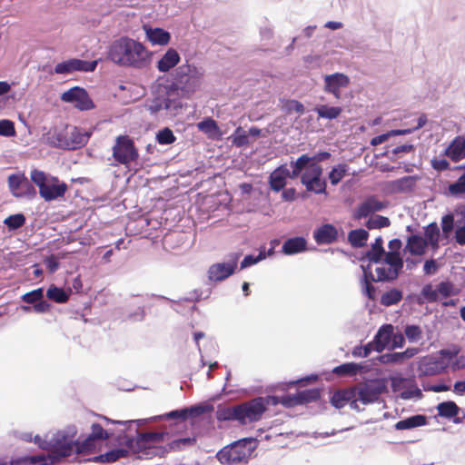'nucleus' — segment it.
Masks as SVG:
<instances>
[{
    "label": "nucleus",
    "mask_w": 465,
    "mask_h": 465,
    "mask_svg": "<svg viewBox=\"0 0 465 465\" xmlns=\"http://www.w3.org/2000/svg\"><path fill=\"white\" fill-rule=\"evenodd\" d=\"M150 53L143 44L127 36L114 40L109 46L107 57L116 64L145 68L150 64Z\"/></svg>",
    "instance_id": "nucleus-1"
},
{
    "label": "nucleus",
    "mask_w": 465,
    "mask_h": 465,
    "mask_svg": "<svg viewBox=\"0 0 465 465\" xmlns=\"http://www.w3.org/2000/svg\"><path fill=\"white\" fill-rule=\"evenodd\" d=\"M204 77V70L194 64L185 63L175 69L173 86L184 96L190 97L200 89Z\"/></svg>",
    "instance_id": "nucleus-2"
},
{
    "label": "nucleus",
    "mask_w": 465,
    "mask_h": 465,
    "mask_svg": "<svg viewBox=\"0 0 465 465\" xmlns=\"http://www.w3.org/2000/svg\"><path fill=\"white\" fill-rule=\"evenodd\" d=\"M31 181L39 188V194L46 202L64 196L68 186L57 177L48 176L45 172L34 169L30 173Z\"/></svg>",
    "instance_id": "nucleus-3"
},
{
    "label": "nucleus",
    "mask_w": 465,
    "mask_h": 465,
    "mask_svg": "<svg viewBox=\"0 0 465 465\" xmlns=\"http://www.w3.org/2000/svg\"><path fill=\"white\" fill-rule=\"evenodd\" d=\"M402 242L400 239H392L389 242V252H386L384 262L388 268L378 266L375 272L379 273L378 280H396L403 268V259L401 255Z\"/></svg>",
    "instance_id": "nucleus-4"
},
{
    "label": "nucleus",
    "mask_w": 465,
    "mask_h": 465,
    "mask_svg": "<svg viewBox=\"0 0 465 465\" xmlns=\"http://www.w3.org/2000/svg\"><path fill=\"white\" fill-rule=\"evenodd\" d=\"M90 138V134L82 132L76 126H66L55 132L52 143L59 148L74 150L84 146Z\"/></svg>",
    "instance_id": "nucleus-5"
},
{
    "label": "nucleus",
    "mask_w": 465,
    "mask_h": 465,
    "mask_svg": "<svg viewBox=\"0 0 465 465\" xmlns=\"http://www.w3.org/2000/svg\"><path fill=\"white\" fill-rule=\"evenodd\" d=\"M113 157L117 164L129 165L138 159L134 142L128 135H119L113 146Z\"/></svg>",
    "instance_id": "nucleus-6"
},
{
    "label": "nucleus",
    "mask_w": 465,
    "mask_h": 465,
    "mask_svg": "<svg viewBox=\"0 0 465 465\" xmlns=\"http://www.w3.org/2000/svg\"><path fill=\"white\" fill-rule=\"evenodd\" d=\"M352 388L356 403L361 401L364 405L376 401L386 390L385 384L378 379L361 382Z\"/></svg>",
    "instance_id": "nucleus-7"
},
{
    "label": "nucleus",
    "mask_w": 465,
    "mask_h": 465,
    "mask_svg": "<svg viewBox=\"0 0 465 465\" xmlns=\"http://www.w3.org/2000/svg\"><path fill=\"white\" fill-rule=\"evenodd\" d=\"M266 410L265 401L262 397L238 404L239 423L246 425L256 422L262 419Z\"/></svg>",
    "instance_id": "nucleus-8"
},
{
    "label": "nucleus",
    "mask_w": 465,
    "mask_h": 465,
    "mask_svg": "<svg viewBox=\"0 0 465 465\" xmlns=\"http://www.w3.org/2000/svg\"><path fill=\"white\" fill-rule=\"evenodd\" d=\"M304 172L301 173V183L305 186L308 192L316 194H326V182L322 179V168L320 164H311L305 167Z\"/></svg>",
    "instance_id": "nucleus-9"
},
{
    "label": "nucleus",
    "mask_w": 465,
    "mask_h": 465,
    "mask_svg": "<svg viewBox=\"0 0 465 465\" xmlns=\"http://www.w3.org/2000/svg\"><path fill=\"white\" fill-rule=\"evenodd\" d=\"M247 441L239 440L230 446L224 447L217 453V459L223 464L232 465L246 461L251 455V450L246 447Z\"/></svg>",
    "instance_id": "nucleus-10"
},
{
    "label": "nucleus",
    "mask_w": 465,
    "mask_h": 465,
    "mask_svg": "<svg viewBox=\"0 0 465 465\" xmlns=\"http://www.w3.org/2000/svg\"><path fill=\"white\" fill-rule=\"evenodd\" d=\"M170 433L167 431L143 432V439L145 445V457H164L163 446L161 444L169 440Z\"/></svg>",
    "instance_id": "nucleus-11"
},
{
    "label": "nucleus",
    "mask_w": 465,
    "mask_h": 465,
    "mask_svg": "<svg viewBox=\"0 0 465 465\" xmlns=\"http://www.w3.org/2000/svg\"><path fill=\"white\" fill-rule=\"evenodd\" d=\"M61 100L65 103L74 104V107L81 111H87L94 108V104L86 90L79 86L72 87L63 93Z\"/></svg>",
    "instance_id": "nucleus-12"
},
{
    "label": "nucleus",
    "mask_w": 465,
    "mask_h": 465,
    "mask_svg": "<svg viewBox=\"0 0 465 465\" xmlns=\"http://www.w3.org/2000/svg\"><path fill=\"white\" fill-rule=\"evenodd\" d=\"M98 62L84 61L78 58H71L66 61L58 63L54 69V74H69L74 72H94Z\"/></svg>",
    "instance_id": "nucleus-13"
},
{
    "label": "nucleus",
    "mask_w": 465,
    "mask_h": 465,
    "mask_svg": "<svg viewBox=\"0 0 465 465\" xmlns=\"http://www.w3.org/2000/svg\"><path fill=\"white\" fill-rule=\"evenodd\" d=\"M237 264L238 256L228 262L214 263L208 270V279L211 282H222L234 273Z\"/></svg>",
    "instance_id": "nucleus-14"
},
{
    "label": "nucleus",
    "mask_w": 465,
    "mask_h": 465,
    "mask_svg": "<svg viewBox=\"0 0 465 465\" xmlns=\"http://www.w3.org/2000/svg\"><path fill=\"white\" fill-rule=\"evenodd\" d=\"M331 153L329 152H321L313 156L308 154H302L297 158L296 161L291 162V167L292 168V176H299L303 169L311 164H319V163L330 159Z\"/></svg>",
    "instance_id": "nucleus-15"
},
{
    "label": "nucleus",
    "mask_w": 465,
    "mask_h": 465,
    "mask_svg": "<svg viewBox=\"0 0 465 465\" xmlns=\"http://www.w3.org/2000/svg\"><path fill=\"white\" fill-rule=\"evenodd\" d=\"M206 411V408L202 405H195L190 408H184L181 410L172 411L170 412L159 415L157 420H176L185 421L188 418H196L201 416Z\"/></svg>",
    "instance_id": "nucleus-16"
},
{
    "label": "nucleus",
    "mask_w": 465,
    "mask_h": 465,
    "mask_svg": "<svg viewBox=\"0 0 465 465\" xmlns=\"http://www.w3.org/2000/svg\"><path fill=\"white\" fill-rule=\"evenodd\" d=\"M324 91L332 94L336 99L341 98V88L347 87L350 84L349 77L341 73H335L324 76Z\"/></svg>",
    "instance_id": "nucleus-17"
},
{
    "label": "nucleus",
    "mask_w": 465,
    "mask_h": 465,
    "mask_svg": "<svg viewBox=\"0 0 465 465\" xmlns=\"http://www.w3.org/2000/svg\"><path fill=\"white\" fill-rule=\"evenodd\" d=\"M387 206L388 202L381 201L374 195L370 196L359 204L354 216L356 219L366 218L376 212L382 211L387 208Z\"/></svg>",
    "instance_id": "nucleus-18"
},
{
    "label": "nucleus",
    "mask_w": 465,
    "mask_h": 465,
    "mask_svg": "<svg viewBox=\"0 0 465 465\" xmlns=\"http://www.w3.org/2000/svg\"><path fill=\"white\" fill-rule=\"evenodd\" d=\"M296 179L298 176H292V171L290 172L286 164L277 167L269 177L270 187L274 192H280L286 185V179Z\"/></svg>",
    "instance_id": "nucleus-19"
},
{
    "label": "nucleus",
    "mask_w": 465,
    "mask_h": 465,
    "mask_svg": "<svg viewBox=\"0 0 465 465\" xmlns=\"http://www.w3.org/2000/svg\"><path fill=\"white\" fill-rule=\"evenodd\" d=\"M331 402L337 409H341L349 403L351 409L359 410L352 387L336 391L331 398Z\"/></svg>",
    "instance_id": "nucleus-20"
},
{
    "label": "nucleus",
    "mask_w": 465,
    "mask_h": 465,
    "mask_svg": "<svg viewBox=\"0 0 465 465\" xmlns=\"http://www.w3.org/2000/svg\"><path fill=\"white\" fill-rule=\"evenodd\" d=\"M339 232L331 223H325L313 232V239L318 244H331L338 240Z\"/></svg>",
    "instance_id": "nucleus-21"
},
{
    "label": "nucleus",
    "mask_w": 465,
    "mask_h": 465,
    "mask_svg": "<svg viewBox=\"0 0 465 465\" xmlns=\"http://www.w3.org/2000/svg\"><path fill=\"white\" fill-rule=\"evenodd\" d=\"M393 334V326L391 324L382 325L377 331L372 341L374 344V350L378 352H381L391 343V340Z\"/></svg>",
    "instance_id": "nucleus-22"
},
{
    "label": "nucleus",
    "mask_w": 465,
    "mask_h": 465,
    "mask_svg": "<svg viewBox=\"0 0 465 465\" xmlns=\"http://www.w3.org/2000/svg\"><path fill=\"white\" fill-rule=\"evenodd\" d=\"M361 269L363 271V286L364 292L369 299H375V287L371 284V282H391L392 280H378L379 273L376 272V276L372 273V268L370 264H362Z\"/></svg>",
    "instance_id": "nucleus-23"
},
{
    "label": "nucleus",
    "mask_w": 465,
    "mask_h": 465,
    "mask_svg": "<svg viewBox=\"0 0 465 465\" xmlns=\"http://www.w3.org/2000/svg\"><path fill=\"white\" fill-rule=\"evenodd\" d=\"M180 54L173 48H169L162 58L157 62V69L161 73H166L176 66L180 62Z\"/></svg>",
    "instance_id": "nucleus-24"
},
{
    "label": "nucleus",
    "mask_w": 465,
    "mask_h": 465,
    "mask_svg": "<svg viewBox=\"0 0 465 465\" xmlns=\"http://www.w3.org/2000/svg\"><path fill=\"white\" fill-rule=\"evenodd\" d=\"M445 155L454 162L465 158V138L457 136L445 150Z\"/></svg>",
    "instance_id": "nucleus-25"
},
{
    "label": "nucleus",
    "mask_w": 465,
    "mask_h": 465,
    "mask_svg": "<svg viewBox=\"0 0 465 465\" xmlns=\"http://www.w3.org/2000/svg\"><path fill=\"white\" fill-rule=\"evenodd\" d=\"M416 185V178L414 176H404L389 184L391 192L394 193L412 192Z\"/></svg>",
    "instance_id": "nucleus-26"
},
{
    "label": "nucleus",
    "mask_w": 465,
    "mask_h": 465,
    "mask_svg": "<svg viewBox=\"0 0 465 465\" xmlns=\"http://www.w3.org/2000/svg\"><path fill=\"white\" fill-rule=\"evenodd\" d=\"M167 441L168 443L163 448L164 450V457L170 452H178L188 447L193 446L196 442V439L187 437L174 439L172 440L169 439Z\"/></svg>",
    "instance_id": "nucleus-27"
},
{
    "label": "nucleus",
    "mask_w": 465,
    "mask_h": 465,
    "mask_svg": "<svg viewBox=\"0 0 465 465\" xmlns=\"http://www.w3.org/2000/svg\"><path fill=\"white\" fill-rule=\"evenodd\" d=\"M307 242L303 237H293L286 240L282 245V252L292 255L306 250Z\"/></svg>",
    "instance_id": "nucleus-28"
},
{
    "label": "nucleus",
    "mask_w": 465,
    "mask_h": 465,
    "mask_svg": "<svg viewBox=\"0 0 465 465\" xmlns=\"http://www.w3.org/2000/svg\"><path fill=\"white\" fill-rule=\"evenodd\" d=\"M427 424V417L425 415L417 414L407 419L399 420L395 423L394 427L398 430H411L417 427H421Z\"/></svg>",
    "instance_id": "nucleus-29"
},
{
    "label": "nucleus",
    "mask_w": 465,
    "mask_h": 465,
    "mask_svg": "<svg viewBox=\"0 0 465 465\" xmlns=\"http://www.w3.org/2000/svg\"><path fill=\"white\" fill-rule=\"evenodd\" d=\"M146 109L152 114H155L160 112L162 109H177L182 108V104L180 102L173 101L171 99H163L156 98L153 100L150 104L145 105Z\"/></svg>",
    "instance_id": "nucleus-30"
},
{
    "label": "nucleus",
    "mask_w": 465,
    "mask_h": 465,
    "mask_svg": "<svg viewBox=\"0 0 465 465\" xmlns=\"http://www.w3.org/2000/svg\"><path fill=\"white\" fill-rule=\"evenodd\" d=\"M428 242L420 235L414 234L408 238L406 249L412 255H422L425 253Z\"/></svg>",
    "instance_id": "nucleus-31"
},
{
    "label": "nucleus",
    "mask_w": 465,
    "mask_h": 465,
    "mask_svg": "<svg viewBox=\"0 0 465 465\" xmlns=\"http://www.w3.org/2000/svg\"><path fill=\"white\" fill-rule=\"evenodd\" d=\"M146 35L149 41L153 45H167L171 38L170 34L162 28H150L146 31Z\"/></svg>",
    "instance_id": "nucleus-32"
},
{
    "label": "nucleus",
    "mask_w": 465,
    "mask_h": 465,
    "mask_svg": "<svg viewBox=\"0 0 465 465\" xmlns=\"http://www.w3.org/2000/svg\"><path fill=\"white\" fill-rule=\"evenodd\" d=\"M386 253L387 252H385L384 248H377L371 246V248L365 252L362 261L366 259L368 261L367 264H370L371 267L373 263L381 264V266H383V264H385L384 259Z\"/></svg>",
    "instance_id": "nucleus-33"
},
{
    "label": "nucleus",
    "mask_w": 465,
    "mask_h": 465,
    "mask_svg": "<svg viewBox=\"0 0 465 465\" xmlns=\"http://www.w3.org/2000/svg\"><path fill=\"white\" fill-rule=\"evenodd\" d=\"M369 232L364 229L351 230L348 234V241L354 248H361L366 245Z\"/></svg>",
    "instance_id": "nucleus-34"
},
{
    "label": "nucleus",
    "mask_w": 465,
    "mask_h": 465,
    "mask_svg": "<svg viewBox=\"0 0 465 465\" xmlns=\"http://www.w3.org/2000/svg\"><path fill=\"white\" fill-rule=\"evenodd\" d=\"M129 451L124 449H115L105 452L104 454H100L94 459L95 462H114L121 458H125L128 456Z\"/></svg>",
    "instance_id": "nucleus-35"
},
{
    "label": "nucleus",
    "mask_w": 465,
    "mask_h": 465,
    "mask_svg": "<svg viewBox=\"0 0 465 465\" xmlns=\"http://www.w3.org/2000/svg\"><path fill=\"white\" fill-rule=\"evenodd\" d=\"M425 240L432 249L439 248L440 229L436 223H431L424 229Z\"/></svg>",
    "instance_id": "nucleus-36"
},
{
    "label": "nucleus",
    "mask_w": 465,
    "mask_h": 465,
    "mask_svg": "<svg viewBox=\"0 0 465 465\" xmlns=\"http://www.w3.org/2000/svg\"><path fill=\"white\" fill-rule=\"evenodd\" d=\"M437 410L439 416L448 419H451L458 415L460 411L458 405L454 401H450L439 403Z\"/></svg>",
    "instance_id": "nucleus-37"
},
{
    "label": "nucleus",
    "mask_w": 465,
    "mask_h": 465,
    "mask_svg": "<svg viewBox=\"0 0 465 465\" xmlns=\"http://www.w3.org/2000/svg\"><path fill=\"white\" fill-rule=\"evenodd\" d=\"M126 446L133 453L145 457V445L143 433H138L136 437L129 438L126 440Z\"/></svg>",
    "instance_id": "nucleus-38"
},
{
    "label": "nucleus",
    "mask_w": 465,
    "mask_h": 465,
    "mask_svg": "<svg viewBox=\"0 0 465 465\" xmlns=\"http://www.w3.org/2000/svg\"><path fill=\"white\" fill-rule=\"evenodd\" d=\"M46 296L57 303H64L69 300V294L55 285H51L46 291Z\"/></svg>",
    "instance_id": "nucleus-39"
},
{
    "label": "nucleus",
    "mask_w": 465,
    "mask_h": 465,
    "mask_svg": "<svg viewBox=\"0 0 465 465\" xmlns=\"http://www.w3.org/2000/svg\"><path fill=\"white\" fill-rule=\"evenodd\" d=\"M314 111L318 114L319 117L332 120L341 114L342 109L338 106L320 105Z\"/></svg>",
    "instance_id": "nucleus-40"
},
{
    "label": "nucleus",
    "mask_w": 465,
    "mask_h": 465,
    "mask_svg": "<svg viewBox=\"0 0 465 465\" xmlns=\"http://www.w3.org/2000/svg\"><path fill=\"white\" fill-rule=\"evenodd\" d=\"M402 300V292L398 289H391L381 297V303L384 306H391Z\"/></svg>",
    "instance_id": "nucleus-41"
},
{
    "label": "nucleus",
    "mask_w": 465,
    "mask_h": 465,
    "mask_svg": "<svg viewBox=\"0 0 465 465\" xmlns=\"http://www.w3.org/2000/svg\"><path fill=\"white\" fill-rule=\"evenodd\" d=\"M216 416L219 420H236L239 422L238 404L219 409Z\"/></svg>",
    "instance_id": "nucleus-42"
},
{
    "label": "nucleus",
    "mask_w": 465,
    "mask_h": 465,
    "mask_svg": "<svg viewBox=\"0 0 465 465\" xmlns=\"http://www.w3.org/2000/svg\"><path fill=\"white\" fill-rule=\"evenodd\" d=\"M349 167L346 163L334 166L329 173V180L332 185L338 184L348 173Z\"/></svg>",
    "instance_id": "nucleus-43"
},
{
    "label": "nucleus",
    "mask_w": 465,
    "mask_h": 465,
    "mask_svg": "<svg viewBox=\"0 0 465 465\" xmlns=\"http://www.w3.org/2000/svg\"><path fill=\"white\" fill-rule=\"evenodd\" d=\"M420 296L421 297H418L417 299V302L419 304H423L425 302H436L439 300L437 290H434L431 284H426L423 286Z\"/></svg>",
    "instance_id": "nucleus-44"
},
{
    "label": "nucleus",
    "mask_w": 465,
    "mask_h": 465,
    "mask_svg": "<svg viewBox=\"0 0 465 465\" xmlns=\"http://www.w3.org/2000/svg\"><path fill=\"white\" fill-rule=\"evenodd\" d=\"M437 294L440 298H448L452 295L459 293V291L455 288L454 284L450 281L440 282L437 285Z\"/></svg>",
    "instance_id": "nucleus-45"
},
{
    "label": "nucleus",
    "mask_w": 465,
    "mask_h": 465,
    "mask_svg": "<svg viewBox=\"0 0 465 465\" xmlns=\"http://www.w3.org/2000/svg\"><path fill=\"white\" fill-rule=\"evenodd\" d=\"M360 365L354 362H348L341 364L333 369V373L338 376H347V375H355L359 370Z\"/></svg>",
    "instance_id": "nucleus-46"
},
{
    "label": "nucleus",
    "mask_w": 465,
    "mask_h": 465,
    "mask_svg": "<svg viewBox=\"0 0 465 465\" xmlns=\"http://www.w3.org/2000/svg\"><path fill=\"white\" fill-rule=\"evenodd\" d=\"M25 174H11L8 177V186L15 197H22V193L20 192L22 183L24 180Z\"/></svg>",
    "instance_id": "nucleus-47"
},
{
    "label": "nucleus",
    "mask_w": 465,
    "mask_h": 465,
    "mask_svg": "<svg viewBox=\"0 0 465 465\" xmlns=\"http://www.w3.org/2000/svg\"><path fill=\"white\" fill-rule=\"evenodd\" d=\"M197 128L199 131L207 134H214L219 130L217 123L211 117H207L199 122Z\"/></svg>",
    "instance_id": "nucleus-48"
},
{
    "label": "nucleus",
    "mask_w": 465,
    "mask_h": 465,
    "mask_svg": "<svg viewBox=\"0 0 465 465\" xmlns=\"http://www.w3.org/2000/svg\"><path fill=\"white\" fill-rule=\"evenodd\" d=\"M390 224H391V222L388 217L381 216V215H375L373 217H371L366 222L365 225L369 230H373V229H381L383 227H388V226H390Z\"/></svg>",
    "instance_id": "nucleus-49"
},
{
    "label": "nucleus",
    "mask_w": 465,
    "mask_h": 465,
    "mask_svg": "<svg viewBox=\"0 0 465 465\" xmlns=\"http://www.w3.org/2000/svg\"><path fill=\"white\" fill-rule=\"evenodd\" d=\"M299 401L302 404L316 401L321 397V392L318 389H310L298 392Z\"/></svg>",
    "instance_id": "nucleus-50"
},
{
    "label": "nucleus",
    "mask_w": 465,
    "mask_h": 465,
    "mask_svg": "<svg viewBox=\"0 0 465 465\" xmlns=\"http://www.w3.org/2000/svg\"><path fill=\"white\" fill-rule=\"evenodd\" d=\"M232 139V144L237 147H243L249 143L248 134L241 126L235 129Z\"/></svg>",
    "instance_id": "nucleus-51"
},
{
    "label": "nucleus",
    "mask_w": 465,
    "mask_h": 465,
    "mask_svg": "<svg viewBox=\"0 0 465 465\" xmlns=\"http://www.w3.org/2000/svg\"><path fill=\"white\" fill-rule=\"evenodd\" d=\"M448 192L452 196H460L465 193V173L448 186Z\"/></svg>",
    "instance_id": "nucleus-52"
},
{
    "label": "nucleus",
    "mask_w": 465,
    "mask_h": 465,
    "mask_svg": "<svg viewBox=\"0 0 465 465\" xmlns=\"http://www.w3.org/2000/svg\"><path fill=\"white\" fill-rule=\"evenodd\" d=\"M4 223L10 230H15L21 228L25 223V217L23 213L13 214L5 218Z\"/></svg>",
    "instance_id": "nucleus-53"
},
{
    "label": "nucleus",
    "mask_w": 465,
    "mask_h": 465,
    "mask_svg": "<svg viewBox=\"0 0 465 465\" xmlns=\"http://www.w3.org/2000/svg\"><path fill=\"white\" fill-rule=\"evenodd\" d=\"M44 298V290L43 288H37L35 290H33L31 292H28L22 295L21 299L23 302L28 303V304H35L38 301L42 300Z\"/></svg>",
    "instance_id": "nucleus-54"
},
{
    "label": "nucleus",
    "mask_w": 465,
    "mask_h": 465,
    "mask_svg": "<svg viewBox=\"0 0 465 465\" xmlns=\"http://www.w3.org/2000/svg\"><path fill=\"white\" fill-rule=\"evenodd\" d=\"M409 133H410V130H392L387 134H382L373 137L371 141V144L373 146H376V145L381 144L382 143L386 142L389 139V137L391 135H401V134H409Z\"/></svg>",
    "instance_id": "nucleus-55"
},
{
    "label": "nucleus",
    "mask_w": 465,
    "mask_h": 465,
    "mask_svg": "<svg viewBox=\"0 0 465 465\" xmlns=\"http://www.w3.org/2000/svg\"><path fill=\"white\" fill-rule=\"evenodd\" d=\"M156 139L160 144H171L175 141L176 138L173 131L166 127L158 132Z\"/></svg>",
    "instance_id": "nucleus-56"
},
{
    "label": "nucleus",
    "mask_w": 465,
    "mask_h": 465,
    "mask_svg": "<svg viewBox=\"0 0 465 465\" xmlns=\"http://www.w3.org/2000/svg\"><path fill=\"white\" fill-rule=\"evenodd\" d=\"M16 134L15 124L7 119L0 120V135L5 137L15 136Z\"/></svg>",
    "instance_id": "nucleus-57"
},
{
    "label": "nucleus",
    "mask_w": 465,
    "mask_h": 465,
    "mask_svg": "<svg viewBox=\"0 0 465 465\" xmlns=\"http://www.w3.org/2000/svg\"><path fill=\"white\" fill-rule=\"evenodd\" d=\"M275 403H280L286 408L295 407L297 405H301V401H299L298 393L294 395H284L281 398H278Z\"/></svg>",
    "instance_id": "nucleus-58"
},
{
    "label": "nucleus",
    "mask_w": 465,
    "mask_h": 465,
    "mask_svg": "<svg viewBox=\"0 0 465 465\" xmlns=\"http://www.w3.org/2000/svg\"><path fill=\"white\" fill-rule=\"evenodd\" d=\"M372 351H375L374 344L371 341L364 346H356L351 353L354 357H367Z\"/></svg>",
    "instance_id": "nucleus-59"
},
{
    "label": "nucleus",
    "mask_w": 465,
    "mask_h": 465,
    "mask_svg": "<svg viewBox=\"0 0 465 465\" xmlns=\"http://www.w3.org/2000/svg\"><path fill=\"white\" fill-rule=\"evenodd\" d=\"M265 258H266V254L264 252H260L258 256H253L251 254L246 255L241 262V269H244L251 265H253Z\"/></svg>",
    "instance_id": "nucleus-60"
},
{
    "label": "nucleus",
    "mask_w": 465,
    "mask_h": 465,
    "mask_svg": "<svg viewBox=\"0 0 465 465\" xmlns=\"http://www.w3.org/2000/svg\"><path fill=\"white\" fill-rule=\"evenodd\" d=\"M91 438L94 440H107L109 435L101 424L94 423L92 425Z\"/></svg>",
    "instance_id": "nucleus-61"
},
{
    "label": "nucleus",
    "mask_w": 465,
    "mask_h": 465,
    "mask_svg": "<svg viewBox=\"0 0 465 465\" xmlns=\"http://www.w3.org/2000/svg\"><path fill=\"white\" fill-rule=\"evenodd\" d=\"M284 108L287 113L295 112L299 114H302L304 113L303 104L297 100H288L284 104Z\"/></svg>",
    "instance_id": "nucleus-62"
},
{
    "label": "nucleus",
    "mask_w": 465,
    "mask_h": 465,
    "mask_svg": "<svg viewBox=\"0 0 465 465\" xmlns=\"http://www.w3.org/2000/svg\"><path fill=\"white\" fill-rule=\"evenodd\" d=\"M405 335L411 341H418L421 337V330L417 325H408L405 329Z\"/></svg>",
    "instance_id": "nucleus-63"
},
{
    "label": "nucleus",
    "mask_w": 465,
    "mask_h": 465,
    "mask_svg": "<svg viewBox=\"0 0 465 465\" xmlns=\"http://www.w3.org/2000/svg\"><path fill=\"white\" fill-rule=\"evenodd\" d=\"M454 224V217L452 214H446L441 219V228L443 233L448 236L452 229Z\"/></svg>",
    "instance_id": "nucleus-64"
}]
</instances>
